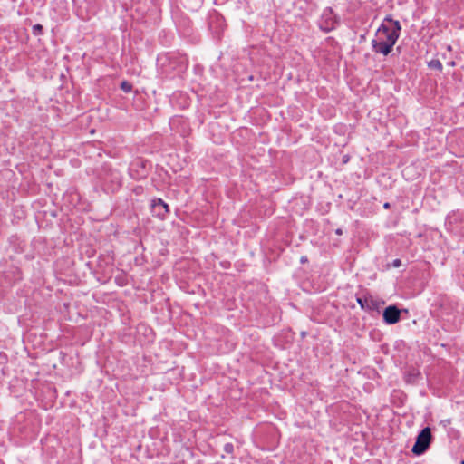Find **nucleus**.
Wrapping results in <instances>:
<instances>
[{
    "label": "nucleus",
    "instance_id": "9d476101",
    "mask_svg": "<svg viewBox=\"0 0 464 464\" xmlns=\"http://www.w3.org/2000/svg\"><path fill=\"white\" fill-rule=\"evenodd\" d=\"M420 378V372L418 369H416L414 367L408 368L404 372L403 379L406 383L415 384L418 382Z\"/></svg>",
    "mask_w": 464,
    "mask_h": 464
},
{
    "label": "nucleus",
    "instance_id": "2eb2a0df",
    "mask_svg": "<svg viewBox=\"0 0 464 464\" xmlns=\"http://www.w3.org/2000/svg\"><path fill=\"white\" fill-rule=\"evenodd\" d=\"M224 451L227 454L232 455L234 453V445L231 442H227L224 445Z\"/></svg>",
    "mask_w": 464,
    "mask_h": 464
},
{
    "label": "nucleus",
    "instance_id": "ddd939ff",
    "mask_svg": "<svg viewBox=\"0 0 464 464\" xmlns=\"http://www.w3.org/2000/svg\"><path fill=\"white\" fill-rule=\"evenodd\" d=\"M121 89L126 93L130 92L132 91V84L128 81H122Z\"/></svg>",
    "mask_w": 464,
    "mask_h": 464
},
{
    "label": "nucleus",
    "instance_id": "a878e982",
    "mask_svg": "<svg viewBox=\"0 0 464 464\" xmlns=\"http://www.w3.org/2000/svg\"><path fill=\"white\" fill-rule=\"evenodd\" d=\"M461 464H464V459L461 461Z\"/></svg>",
    "mask_w": 464,
    "mask_h": 464
},
{
    "label": "nucleus",
    "instance_id": "6ab92c4d",
    "mask_svg": "<svg viewBox=\"0 0 464 464\" xmlns=\"http://www.w3.org/2000/svg\"><path fill=\"white\" fill-rule=\"evenodd\" d=\"M349 160H350V156L349 155L346 154V155L343 156L342 162L343 164H346Z\"/></svg>",
    "mask_w": 464,
    "mask_h": 464
},
{
    "label": "nucleus",
    "instance_id": "b1692460",
    "mask_svg": "<svg viewBox=\"0 0 464 464\" xmlns=\"http://www.w3.org/2000/svg\"><path fill=\"white\" fill-rule=\"evenodd\" d=\"M449 65H450V66L454 67V66L456 65V63H455V62H454V61H452V62H450V63H449Z\"/></svg>",
    "mask_w": 464,
    "mask_h": 464
},
{
    "label": "nucleus",
    "instance_id": "6e6552de",
    "mask_svg": "<svg viewBox=\"0 0 464 464\" xmlns=\"http://www.w3.org/2000/svg\"><path fill=\"white\" fill-rule=\"evenodd\" d=\"M150 208L152 215L160 220H165L169 214V205L161 198H153Z\"/></svg>",
    "mask_w": 464,
    "mask_h": 464
},
{
    "label": "nucleus",
    "instance_id": "f03ea898",
    "mask_svg": "<svg viewBox=\"0 0 464 464\" xmlns=\"http://www.w3.org/2000/svg\"><path fill=\"white\" fill-rule=\"evenodd\" d=\"M102 180L111 192H115L122 185V177L119 170L108 165L102 167Z\"/></svg>",
    "mask_w": 464,
    "mask_h": 464
},
{
    "label": "nucleus",
    "instance_id": "4be33fe9",
    "mask_svg": "<svg viewBox=\"0 0 464 464\" xmlns=\"http://www.w3.org/2000/svg\"><path fill=\"white\" fill-rule=\"evenodd\" d=\"M383 208H384L385 209H389V208H391V204H390L389 202H385V203L383 204Z\"/></svg>",
    "mask_w": 464,
    "mask_h": 464
},
{
    "label": "nucleus",
    "instance_id": "5701e85b",
    "mask_svg": "<svg viewBox=\"0 0 464 464\" xmlns=\"http://www.w3.org/2000/svg\"><path fill=\"white\" fill-rule=\"evenodd\" d=\"M450 420H442L441 423L444 424V426H446L447 423H450Z\"/></svg>",
    "mask_w": 464,
    "mask_h": 464
},
{
    "label": "nucleus",
    "instance_id": "39448f33",
    "mask_svg": "<svg viewBox=\"0 0 464 464\" xmlns=\"http://www.w3.org/2000/svg\"><path fill=\"white\" fill-rule=\"evenodd\" d=\"M150 167L151 164L148 160L137 158L130 164L129 175L136 180L143 179L148 176Z\"/></svg>",
    "mask_w": 464,
    "mask_h": 464
},
{
    "label": "nucleus",
    "instance_id": "393cba45",
    "mask_svg": "<svg viewBox=\"0 0 464 464\" xmlns=\"http://www.w3.org/2000/svg\"><path fill=\"white\" fill-rule=\"evenodd\" d=\"M447 49H448L449 51H451V46H450V45H449V46L447 47Z\"/></svg>",
    "mask_w": 464,
    "mask_h": 464
},
{
    "label": "nucleus",
    "instance_id": "20e7f679",
    "mask_svg": "<svg viewBox=\"0 0 464 464\" xmlns=\"http://www.w3.org/2000/svg\"><path fill=\"white\" fill-rule=\"evenodd\" d=\"M432 434L430 427L423 428L416 437V441L411 449L415 456L424 454L430 448L432 441Z\"/></svg>",
    "mask_w": 464,
    "mask_h": 464
},
{
    "label": "nucleus",
    "instance_id": "0eeeda50",
    "mask_svg": "<svg viewBox=\"0 0 464 464\" xmlns=\"http://www.w3.org/2000/svg\"><path fill=\"white\" fill-rule=\"evenodd\" d=\"M356 301L361 309L366 312L380 313L381 308L384 305L385 302L382 299L373 298L371 295L363 296H356Z\"/></svg>",
    "mask_w": 464,
    "mask_h": 464
},
{
    "label": "nucleus",
    "instance_id": "9b49d317",
    "mask_svg": "<svg viewBox=\"0 0 464 464\" xmlns=\"http://www.w3.org/2000/svg\"><path fill=\"white\" fill-rule=\"evenodd\" d=\"M115 283L119 286H124L128 284V280L126 275L123 272H121L119 275L115 276Z\"/></svg>",
    "mask_w": 464,
    "mask_h": 464
},
{
    "label": "nucleus",
    "instance_id": "f3484780",
    "mask_svg": "<svg viewBox=\"0 0 464 464\" xmlns=\"http://www.w3.org/2000/svg\"><path fill=\"white\" fill-rule=\"evenodd\" d=\"M44 27L43 25L37 24L33 26V33L35 35H39L43 33Z\"/></svg>",
    "mask_w": 464,
    "mask_h": 464
},
{
    "label": "nucleus",
    "instance_id": "412c9836",
    "mask_svg": "<svg viewBox=\"0 0 464 464\" xmlns=\"http://www.w3.org/2000/svg\"><path fill=\"white\" fill-rule=\"evenodd\" d=\"M335 234H336V235H338V236L343 235V229H342V228H337V229L335 230Z\"/></svg>",
    "mask_w": 464,
    "mask_h": 464
},
{
    "label": "nucleus",
    "instance_id": "4468645a",
    "mask_svg": "<svg viewBox=\"0 0 464 464\" xmlns=\"http://www.w3.org/2000/svg\"><path fill=\"white\" fill-rule=\"evenodd\" d=\"M449 315H450V312L446 308V304H442L441 305V310H440V316H441V318L444 319V320L450 321V318H448Z\"/></svg>",
    "mask_w": 464,
    "mask_h": 464
},
{
    "label": "nucleus",
    "instance_id": "7ed1b4c3",
    "mask_svg": "<svg viewBox=\"0 0 464 464\" xmlns=\"http://www.w3.org/2000/svg\"><path fill=\"white\" fill-rule=\"evenodd\" d=\"M317 24L321 31L330 33L340 24V17L334 14L332 7H325Z\"/></svg>",
    "mask_w": 464,
    "mask_h": 464
},
{
    "label": "nucleus",
    "instance_id": "423d86ee",
    "mask_svg": "<svg viewBox=\"0 0 464 464\" xmlns=\"http://www.w3.org/2000/svg\"><path fill=\"white\" fill-rule=\"evenodd\" d=\"M394 36L392 34L390 35V38L387 35L385 41L375 36L371 42L372 51L384 56L389 55L395 45Z\"/></svg>",
    "mask_w": 464,
    "mask_h": 464
},
{
    "label": "nucleus",
    "instance_id": "1a4fd4ad",
    "mask_svg": "<svg viewBox=\"0 0 464 464\" xmlns=\"http://www.w3.org/2000/svg\"><path fill=\"white\" fill-rule=\"evenodd\" d=\"M401 312L402 310L399 309L395 304L387 306L382 312L383 322L386 324H394L400 322Z\"/></svg>",
    "mask_w": 464,
    "mask_h": 464
},
{
    "label": "nucleus",
    "instance_id": "f8f14e48",
    "mask_svg": "<svg viewBox=\"0 0 464 464\" xmlns=\"http://www.w3.org/2000/svg\"><path fill=\"white\" fill-rule=\"evenodd\" d=\"M428 67H429L430 69L438 70V71H440V72H441V71H442V69H443L442 63H440V60H438V59H432L431 61H430V62L428 63Z\"/></svg>",
    "mask_w": 464,
    "mask_h": 464
},
{
    "label": "nucleus",
    "instance_id": "f257e3e1",
    "mask_svg": "<svg viewBox=\"0 0 464 464\" xmlns=\"http://www.w3.org/2000/svg\"><path fill=\"white\" fill-rule=\"evenodd\" d=\"M401 31V23L398 20H394L391 14H388L383 19L381 25L378 27L375 32V36L378 38H382V41L386 40V36L390 38V35L392 34L394 36L395 44L397 43Z\"/></svg>",
    "mask_w": 464,
    "mask_h": 464
},
{
    "label": "nucleus",
    "instance_id": "a211bd4d",
    "mask_svg": "<svg viewBox=\"0 0 464 464\" xmlns=\"http://www.w3.org/2000/svg\"><path fill=\"white\" fill-rule=\"evenodd\" d=\"M401 266V260L399 259V258H396L392 261V264H388L387 265V267L390 268V267H400Z\"/></svg>",
    "mask_w": 464,
    "mask_h": 464
},
{
    "label": "nucleus",
    "instance_id": "dca6fc26",
    "mask_svg": "<svg viewBox=\"0 0 464 464\" xmlns=\"http://www.w3.org/2000/svg\"><path fill=\"white\" fill-rule=\"evenodd\" d=\"M457 220H458V216L457 215H455V214L448 215L447 218H446V225L450 226L453 222H457Z\"/></svg>",
    "mask_w": 464,
    "mask_h": 464
},
{
    "label": "nucleus",
    "instance_id": "aec40b11",
    "mask_svg": "<svg viewBox=\"0 0 464 464\" xmlns=\"http://www.w3.org/2000/svg\"><path fill=\"white\" fill-rule=\"evenodd\" d=\"M307 262H308V258H307V256H301V258H300V263H301V264H305V263H307Z\"/></svg>",
    "mask_w": 464,
    "mask_h": 464
}]
</instances>
